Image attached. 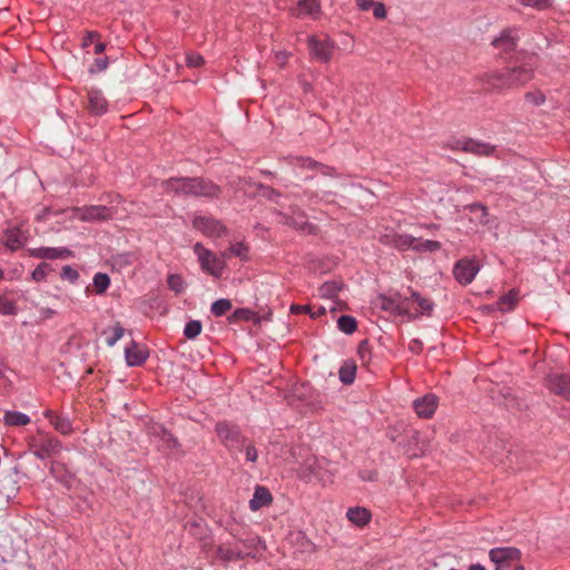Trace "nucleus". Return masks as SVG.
I'll return each mask as SVG.
<instances>
[{"label":"nucleus","instance_id":"1","mask_svg":"<svg viewBox=\"0 0 570 570\" xmlns=\"http://www.w3.org/2000/svg\"><path fill=\"white\" fill-rule=\"evenodd\" d=\"M537 65V56L527 55L520 62L510 68L502 71L485 72L481 77L482 86L488 91H501L522 86L533 78Z\"/></svg>","mask_w":570,"mask_h":570},{"label":"nucleus","instance_id":"2","mask_svg":"<svg viewBox=\"0 0 570 570\" xmlns=\"http://www.w3.org/2000/svg\"><path fill=\"white\" fill-rule=\"evenodd\" d=\"M167 191L179 196L216 198L220 187L210 180L199 177H176L164 183Z\"/></svg>","mask_w":570,"mask_h":570},{"label":"nucleus","instance_id":"3","mask_svg":"<svg viewBox=\"0 0 570 570\" xmlns=\"http://www.w3.org/2000/svg\"><path fill=\"white\" fill-rule=\"evenodd\" d=\"M193 249L204 272L216 278L222 276L226 266L225 261L228 257L227 253H222L220 256H217L212 250L204 247L202 243H196Z\"/></svg>","mask_w":570,"mask_h":570},{"label":"nucleus","instance_id":"4","mask_svg":"<svg viewBox=\"0 0 570 570\" xmlns=\"http://www.w3.org/2000/svg\"><path fill=\"white\" fill-rule=\"evenodd\" d=\"M29 444L31 453L39 460H46L62 450V444L57 438L42 432L32 436Z\"/></svg>","mask_w":570,"mask_h":570},{"label":"nucleus","instance_id":"5","mask_svg":"<svg viewBox=\"0 0 570 570\" xmlns=\"http://www.w3.org/2000/svg\"><path fill=\"white\" fill-rule=\"evenodd\" d=\"M68 212L71 213L72 218L89 223L105 222L115 216L112 208L102 205L72 207Z\"/></svg>","mask_w":570,"mask_h":570},{"label":"nucleus","instance_id":"6","mask_svg":"<svg viewBox=\"0 0 570 570\" xmlns=\"http://www.w3.org/2000/svg\"><path fill=\"white\" fill-rule=\"evenodd\" d=\"M274 215L278 223L291 226L301 233L313 234L315 230V227L307 220L305 213L297 206L291 207V214L277 209Z\"/></svg>","mask_w":570,"mask_h":570},{"label":"nucleus","instance_id":"7","mask_svg":"<svg viewBox=\"0 0 570 570\" xmlns=\"http://www.w3.org/2000/svg\"><path fill=\"white\" fill-rule=\"evenodd\" d=\"M215 431L219 441L229 450V451H242L245 438L243 436L240 430L230 423L219 422L215 426Z\"/></svg>","mask_w":570,"mask_h":570},{"label":"nucleus","instance_id":"8","mask_svg":"<svg viewBox=\"0 0 570 570\" xmlns=\"http://www.w3.org/2000/svg\"><path fill=\"white\" fill-rule=\"evenodd\" d=\"M489 557L495 564V570H507L510 562L520 559L521 552L519 549L513 547H499L491 549Z\"/></svg>","mask_w":570,"mask_h":570},{"label":"nucleus","instance_id":"9","mask_svg":"<svg viewBox=\"0 0 570 570\" xmlns=\"http://www.w3.org/2000/svg\"><path fill=\"white\" fill-rule=\"evenodd\" d=\"M193 226L204 235L213 238H219L227 234V228L220 220L206 216H196L193 219Z\"/></svg>","mask_w":570,"mask_h":570},{"label":"nucleus","instance_id":"10","mask_svg":"<svg viewBox=\"0 0 570 570\" xmlns=\"http://www.w3.org/2000/svg\"><path fill=\"white\" fill-rule=\"evenodd\" d=\"M307 46L309 55L321 61V62H327L331 60L334 51V42L330 39H317L314 36L308 37L307 39Z\"/></svg>","mask_w":570,"mask_h":570},{"label":"nucleus","instance_id":"11","mask_svg":"<svg viewBox=\"0 0 570 570\" xmlns=\"http://www.w3.org/2000/svg\"><path fill=\"white\" fill-rule=\"evenodd\" d=\"M289 165L293 167V173L296 177H299L303 174L304 169H317L324 176H335V169L320 164L311 158L304 157H291Z\"/></svg>","mask_w":570,"mask_h":570},{"label":"nucleus","instance_id":"12","mask_svg":"<svg viewBox=\"0 0 570 570\" xmlns=\"http://www.w3.org/2000/svg\"><path fill=\"white\" fill-rule=\"evenodd\" d=\"M479 272V264L471 259H461L453 267V275L455 279L468 285L472 283Z\"/></svg>","mask_w":570,"mask_h":570},{"label":"nucleus","instance_id":"13","mask_svg":"<svg viewBox=\"0 0 570 570\" xmlns=\"http://www.w3.org/2000/svg\"><path fill=\"white\" fill-rule=\"evenodd\" d=\"M452 148L471 153L478 156H489L494 151V146L474 139L456 140L454 141Z\"/></svg>","mask_w":570,"mask_h":570},{"label":"nucleus","instance_id":"14","mask_svg":"<svg viewBox=\"0 0 570 570\" xmlns=\"http://www.w3.org/2000/svg\"><path fill=\"white\" fill-rule=\"evenodd\" d=\"M548 389L566 400L570 399V376L562 373H552L547 379Z\"/></svg>","mask_w":570,"mask_h":570},{"label":"nucleus","instance_id":"15","mask_svg":"<svg viewBox=\"0 0 570 570\" xmlns=\"http://www.w3.org/2000/svg\"><path fill=\"white\" fill-rule=\"evenodd\" d=\"M381 240L384 244L392 245L395 248H399L402 250L407 249V248H414V249L419 248V245H416L417 238H415L411 235H406V234H395V233L386 234L381 237Z\"/></svg>","mask_w":570,"mask_h":570},{"label":"nucleus","instance_id":"16","mask_svg":"<svg viewBox=\"0 0 570 570\" xmlns=\"http://www.w3.org/2000/svg\"><path fill=\"white\" fill-rule=\"evenodd\" d=\"M438 406V397L434 394H426L413 402V407L420 417H431Z\"/></svg>","mask_w":570,"mask_h":570},{"label":"nucleus","instance_id":"17","mask_svg":"<svg viewBox=\"0 0 570 570\" xmlns=\"http://www.w3.org/2000/svg\"><path fill=\"white\" fill-rule=\"evenodd\" d=\"M148 357L146 348L131 341L125 348V360L128 366H140Z\"/></svg>","mask_w":570,"mask_h":570},{"label":"nucleus","instance_id":"18","mask_svg":"<svg viewBox=\"0 0 570 570\" xmlns=\"http://www.w3.org/2000/svg\"><path fill=\"white\" fill-rule=\"evenodd\" d=\"M31 256L41 259L69 258L72 253L67 247H38L31 249Z\"/></svg>","mask_w":570,"mask_h":570},{"label":"nucleus","instance_id":"19","mask_svg":"<svg viewBox=\"0 0 570 570\" xmlns=\"http://www.w3.org/2000/svg\"><path fill=\"white\" fill-rule=\"evenodd\" d=\"M43 415L50 421L57 432L62 435H69L72 431V423L68 415L56 414L51 410H47Z\"/></svg>","mask_w":570,"mask_h":570},{"label":"nucleus","instance_id":"20","mask_svg":"<svg viewBox=\"0 0 570 570\" xmlns=\"http://www.w3.org/2000/svg\"><path fill=\"white\" fill-rule=\"evenodd\" d=\"M216 553H217L218 558L222 559L225 562H232V561L242 560L245 557H249L250 556L249 551H244L239 547L232 546V544H228V543H224V544L218 546L217 549H216Z\"/></svg>","mask_w":570,"mask_h":570},{"label":"nucleus","instance_id":"21","mask_svg":"<svg viewBox=\"0 0 570 570\" xmlns=\"http://www.w3.org/2000/svg\"><path fill=\"white\" fill-rule=\"evenodd\" d=\"M88 106L92 114L102 115L107 111L108 102L99 89L88 90Z\"/></svg>","mask_w":570,"mask_h":570},{"label":"nucleus","instance_id":"22","mask_svg":"<svg viewBox=\"0 0 570 570\" xmlns=\"http://www.w3.org/2000/svg\"><path fill=\"white\" fill-rule=\"evenodd\" d=\"M271 502H272L271 492L265 487L257 485L255 488L253 498L249 501V508L253 511H257L261 508L269 504Z\"/></svg>","mask_w":570,"mask_h":570},{"label":"nucleus","instance_id":"23","mask_svg":"<svg viewBox=\"0 0 570 570\" xmlns=\"http://www.w3.org/2000/svg\"><path fill=\"white\" fill-rule=\"evenodd\" d=\"M346 518L351 523L357 527H364L371 520V512L363 507H354L347 510Z\"/></svg>","mask_w":570,"mask_h":570},{"label":"nucleus","instance_id":"24","mask_svg":"<svg viewBox=\"0 0 570 570\" xmlns=\"http://www.w3.org/2000/svg\"><path fill=\"white\" fill-rule=\"evenodd\" d=\"M153 434L159 439L164 449L171 450L178 446L177 439L161 425L154 426Z\"/></svg>","mask_w":570,"mask_h":570},{"label":"nucleus","instance_id":"25","mask_svg":"<svg viewBox=\"0 0 570 570\" xmlns=\"http://www.w3.org/2000/svg\"><path fill=\"white\" fill-rule=\"evenodd\" d=\"M3 422L9 426H24L30 423V417L22 412L7 411L3 415Z\"/></svg>","mask_w":570,"mask_h":570},{"label":"nucleus","instance_id":"26","mask_svg":"<svg viewBox=\"0 0 570 570\" xmlns=\"http://www.w3.org/2000/svg\"><path fill=\"white\" fill-rule=\"evenodd\" d=\"M356 364L352 360H346L338 371V376L342 383L352 384L355 380Z\"/></svg>","mask_w":570,"mask_h":570},{"label":"nucleus","instance_id":"27","mask_svg":"<svg viewBox=\"0 0 570 570\" xmlns=\"http://www.w3.org/2000/svg\"><path fill=\"white\" fill-rule=\"evenodd\" d=\"M333 195H335L334 191L327 190L324 188H321L320 191H313V190L306 189V190H304V194H303V196L305 198H307V200L309 203H315V204L322 203V202L331 203L332 200L330 199V197Z\"/></svg>","mask_w":570,"mask_h":570},{"label":"nucleus","instance_id":"28","mask_svg":"<svg viewBox=\"0 0 570 570\" xmlns=\"http://www.w3.org/2000/svg\"><path fill=\"white\" fill-rule=\"evenodd\" d=\"M320 11L321 6L317 0H301L298 2V16L307 14L315 19Z\"/></svg>","mask_w":570,"mask_h":570},{"label":"nucleus","instance_id":"29","mask_svg":"<svg viewBox=\"0 0 570 570\" xmlns=\"http://www.w3.org/2000/svg\"><path fill=\"white\" fill-rule=\"evenodd\" d=\"M124 327L120 325V323L117 322L109 330H105L102 335H106V344L109 347H112L124 336Z\"/></svg>","mask_w":570,"mask_h":570},{"label":"nucleus","instance_id":"30","mask_svg":"<svg viewBox=\"0 0 570 570\" xmlns=\"http://www.w3.org/2000/svg\"><path fill=\"white\" fill-rule=\"evenodd\" d=\"M4 244L12 250L20 248L23 245V235L19 229H10L6 234Z\"/></svg>","mask_w":570,"mask_h":570},{"label":"nucleus","instance_id":"31","mask_svg":"<svg viewBox=\"0 0 570 570\" xmlns=\"http://www.w3.org/2000/svg\"><path fill=\"white\" fill-rule=\"evenodd\" d=\"M92 285L96 294L102 295L110 285V277L106 273H97L94 276Z\"/></svg>","mask_w":570,"mask_h":570},{"label":"nucleus","instance_id":"32","mask_svg":"<svg viewBox=\"0 0 570 570\" xmlns=\"http://www.w3.org/2000/svg\"><path fill=\"white\" fill-rule=\"evenodd\" d=\"M492 45L498 48L502 47L505 51L513 50L517 46L514 38L508 31H503L500 37L493 39Z\"/></svg>","mask_w":570,"mask_h":570},{"label":"nucleus","instance_id":"33","mask_svg":"<svg viewBox=\"0 0 570 570\" xmlns=\"http://www.w3.org/2000/svg\"><path fill=\"white\" fill-rule=\"evenodd\" d=\"M337 327L344 334L351 335L356 331V320L350 315H342L337 320Z\"/></svg>","mask_w":570,"mask_h":570},{"label":"nucleus","instance_id":"34","mask_svg":"<svg viewBox=\"0 0 570 570\" xmlns=\"http://www.w3.org/2000/svg\"><path fill=\"white\" fill-rule=\"evenodd\" d=\"M232 308V302L227 298L215 301L210 306V312L214 316L220 317Z\"/></svg>","mask_w":570,"mask_h":570},{"label":"nucleus","instance_id":"35","mask_svg":"<svg viewBox=\"0 0 570 570\" xmlns=\"http://www.w3.org/2000/svg\"><path fill=\"white\" fill-rule=\"evenodd\" d=\"M466 208L472 213L475 214V219L479 224L485 225L488 223L487 216H488V209L485 206H483L480 203L470 204L466 206Z\"/></svg>","mask_w":570,"mask_h":570},{"label":"nucleus","instance_id":"36","mask_svg":"<svg viewBox=\"0 0 570 570\" xmlns=\"http://www.w3.org/2000/svg\"><path fill=\"white\" fill-rule=\"evenodd\" d=\"M257 189L259 191V195L263 196L264 198L271 200V202H274L276 204H279V199L282 198V194L279 191H277L276 189L269 187V186H266V185H263V184H259L257 186Z\"/></svg>","mask_w":570,"mask_h":570},{"label":"nucleus","instance_id":"37","mask_svg":"<svg viewBox=\"0 0 570 570\" xmlns=\"http://www.w3.org/2000/svg\"><path fill=\"white\" fill-rule=\"evenodd\" d=\"M341 286L336 282H325L320 287V295L325 298H333L340 292Z\"/></svg>","mask_w":570,"mask_h":570},{"label":"nucleus","instance_id":"38","mask_svg":"<svg viewBox=\"0 0 570 570\" xmlns=\"http://www.w3.org/2000/svg\"><path fill=\"white\" fill-rule=\"evenodd\" d=\"M411 299H413L421 308V314H430L434 307V304L430 299L422 297L416 292L411 293Z\"/></svg>","mask_w":570,"mask_h":570},{"label":"nucleus","instance_id":"39","mask_svg":"<svg viewBox=\"0 0 570 570\" xmlns=\"http://www.w3.org/2000/svg\"><path fill=\"white\" fill-rule=\"evenodd\" d=\"M202 328H203V325H202V322L200 321H189L186 325H185V328H184V335L188 338V340H194L196 338L200 332H202Z\"/></svg>","mask_w":570,"mask_h":570},{"label":"nucleus","instance_id":"40","mask_svg":"<svg viewBox=\"0 0 570 570\" xmlns=\"http://www.w3.org/2000/svg\"><path fill=\"white\" fill-rule=\"evenodd\" d=\"M51 266L48 263H40L31 273V278L35 282H42L46 279L49 272H51Z\"/></svg>","mask_w":570,"mask_h":570},{"label":"nucleus","instance_id":"41","mask_svg":"<svg viewBox=\"0 0 570 570\" xmlns=\"http://www.w3.org/2000/svg\"><path fill=\"white\" fill-rule=\"evenodd\" d=\"M517 302V294L511 291L508 295H504L498 302L499 308L503 312H509L513 308Z\"/></svg>","mask_w":570,"mask_h":570},{"label":"nucleus","instance_id":"42","mask_svg":"<svg viewBox=\"0 0 570 570\" xmlns=\"http://www.w3.org/2000/svg\"><path fill=\"white\" fill-rule=\"evenodd\" d=\"M410 301V298H405L404 302H400L397 303L396 305H394V301L392 299H383V308L384 309H392V311H396L397 314L400 315H405L406 314V306L405 304H407Z\"/></svg>","mask_w":570,"mask_h":570},{"label":"nucleus","instance_id":"43","mask_svg":"<svg viewBox=\"0 0 570 570\" xmlns=\"http://www.w3.org/2000/svg\"><path fill=\"white\" fill-rule=\"evenodd\" d=\"M18 312L14 303L3 296H0V314L2 315H16Z\"/></svg>","mask_w":570,"mask_h":570},{"label":"nucleus","instance_id":"44","mask_svg":"<svg viewBox=\"0 0 570 570\" xmlns=\"http://www.w3.org/2000/svg\"><path fill=\"white\" fill-rule=\"evenodd\" d=\"M205 63V59L202 55L196 52L186 53V65L189 68H199Z\"/></svg>","mask_w":570,"mask_h":570},{"label":"nucleus","instance_id":"45","mask_svg":"<svg viewBox=\"0 0 570 570\" xmlns=\"http://www.w3.org/2000/svg\"><path fill=\"white\" fill-rule=\"evenodd\" d=\"M60 276L62 279H66L72 284H75L78 281L80 275L77 269H75L70 265H66L62 267Z\"/></svg>","mask_w":570,"mask_h":570},{"label":"nucleus","instance_id":"46","mask_svg":"<svg viewBox=\"0 0 570 570\" xmlns=\"http://www.w3.org/2000/svg\"><path fill=\"white\" fill-rule=\"evenodd\" d=\"M416 245H419L417 249L426 250V252H435L441 248V244L436 240H423L422 238H417Z\"/></svg>","mask_w":570,"mask_h":570},{"label":"nucleus","instance_id":"47","mask_svg":"<svg viewBox=\"0 0 570 570\" xmlns=\"http://www.w3.org/2000/svg\"><path fill=\"white\" fill-rule=\"evenodd\" d=\"M168 286L171 291L176 293H181L184 291V281L179 275H169L168 277Z\"/></svg>","mask_w":570,"mask_h":570},{"label":"nucleus","instance_id":"48","mask_svg":"<svg viewBox=\"0 0 570 570\" xmlns=\"http://www.w3.org/2000/svg\"><path fill=\"white\" fill-rule=\"evenodd\" d=\"M229 253L236 257L245 258L247 253V246L243 242L232 244Z\"/></svg>","mask_w":570,"mask_h":570},{"label":"nucleus","instance_id":"49","mask_svg":"<svg viewBox=\"0 0 570 570\" xmlns=\"http://www.w3.org/2000/svg\"><path fill=\"white\" fill-rule=\"evenodd\" d=\"M253 312L247 308H238L236 309L233 315L229 317V321L232 320H245L249 321L252 318Z\"/></svg>","mask_w":570,"mask_h":570},{"label":"nucleus","instance_id":"50","mask_svg":"<svg viewBox=\"0 0 570 570\" xmlns=\"http://www.w3.org/2000/svg\"><path fill=\"white\" fill-rule=\"evenodd\" d=\"M371 8L373 9V16L376 19H385L386 18V9H385L384 3L375 1L374 4L371 6Z\"/></svg>","mask_w":570,"mask_h":570},{"label":"nucleus","instance_id":"51","mask_svg":"<svg viewBox=\"0 0 570 570\" xmlns=\"http://www.w3.org/2000/svg\"><path fill=\"white\" fill-rule=\"evenodd\" d=\"M108 67V59L107 58H98L95 60L94 66L90 67L89 71L91 73L94 72H101L105 71Z\"/></svg>","mask_w":570,"mask_h":570},{"label":"nucleus","instance_id":"52","mask_svg":"<svg viewBox=\"0 0 570 570\" xmlns=\"http://www.w3.org/2000/svg\"><path fill=\"white\" fill-rule=\"evenodd\" d=\"M243 448L245 449L246 460L248 462H256L258 456L256 448L252 444H244Z\"/></svg>","mask_w":570,"mask_h":570},{"label":"nucleus","instance_id":"53","mask_svg":"<svg viewBox=\"0 0 570 570\" xmlns=\"http://www.w3.org/2000/svg\"><path fill=\"white\" fill-rule=\"evenodd\" d=\"M523 6L542 9L549 6V0H519Z\"/></svg>","mask_w":570,"mask_h":570},{"label":"nucleus","instance_id":"54","mask_svg":"<svg viewBox=\"0 0 570 570\" xmlns=\"http://www.w3.org/2000/svg\"><path fill=\"white\" fill-rule=\"evenodd\" d=\"M358 354L364 362L370 358L371 353L366 341L361 342L358 346Z\"/></svg>","mask_w":570,"mask_h":570},{"label":"nucleus","instance_id":"55","mask_svg":"<svg viewBox=\"0 0 570 570\" xmlns=\"http://www.w3.org/2000/svg\"><path fill=\"white\" fill-rule=\"evenodd\" d=\"M409 348L412 353L420 354L423 348V343L419 338H413L409 344Z\"/></svg>","mask_w":570,"mask_h":570},{"label":"nucleus","instance_id":"56","mask_svg":"<svg viewBox=\"0 0 570 570\" xmlns=\"http://www.w3.org/2000/svg\"><path fill=\"white\" fill-rule=\"evenodd\" d=\"M356 6L362 11H367L371 9V6L374 4V0H355Z\"/></svg>","mask_w":570,"mask_h":570},{"label":"nucleus","instance_id":"57","mask_svg":"<svg viewBox=\"0 0 570 570\" xmlns=\"http://www.w3.org/2000/svg\"><path fill=\"white\" fill-rule=\"evenodd\" d=\"M527 98L528 99H532V101L535 104V105H541L543 101H544V96L543 95H538V96H534L532 94H527Z\"/></svg>","mask_w":570,"mask_h":570},{"label":"nucleus","instance_id":"58","mask_svg":"<svg viewBox=\"0 0 570 570\" xmlns=\"http://www.w3.org/2000/svg\"><path fill=\"white\" fill-rule=\"evenodd\" d=\"M288 53L286 51H278L276 53V59L282 63L284 65L288 58Z\"/></svg>","mask_w":570,"mask_h":570},{"label":"nucleus","instance_id":"59","mask_svg":"<svg viewBox=\"0 0 570 570\" xmlns=\"http://www.w3.org/2000/svg\"><path fill=\"white\" fill-rule=\"evenodd\" d=\"M56 314V311L51 309V308H42L41 309V315L46 318H50L52 317L53 315Z\"/></svg>","mask_w":570,"mask_h":570},{"label":"nucleus","instance_id":"60","mask_svg":"<svg viewBox=\"0 0 570 570\" xmlns=\"http://www.w3.org/2000/svg\"><path fill=\"white\" fill-rule=\"evenodd\" d=\"M292 312H309V306L305 305V306H296V305H293L292 306Z\"/></svg>","mask_w":570,"mask_h":570},{"label":"nucleus","instance_id":"61","mask_svg":"<svg viewBox=\"0 0 570 570\" xmlns=\"http://www.w3.org/2000/svg\"><path fill=\"white\" fill-rule=\"evenodd\" d=\"M105 49H106V45L102 43V42H99L95 47V52L96 53H101Z\"/></svg>","mask_w":570,"mask_h":570},{"label":"nucleus","instance_id":"62","mask_svg":"<svg viewBox=\"0 0 570 570\" xmlns=\"http://www.w3.org/2000/svg\"><path fill=\"white\" fill-rule=\"evenodd\" d=\"M468 570H485V569L480 563H476V564L470 566Z\"/></svg>","mask_w":570,"mask_h":570},{"label":"nucleus","instance_id":"63","mask_svg":"<svg viewBox=\"0 0 570 570\" xmlns=\"http://www.w3.org/2000/svg\"><path fill=\"white\" fill-rule=\"evenodd\" d=\"M98 35L96 32H88V38L92 39L94 37H97Z\"/></svg>","mask_w":570,"mask_h":570},{"label":"nucleus","instance_id":"64","mask_svg":"<svg viewBox=\"0 0 570 570\" xmlns=\"http://www.w3.org/2000/svg\"><path fill=\"white\" fill-rule=\"evenodd\" d=\"M514 570H524L522 566L515 567Z\"/></svg>","mask_w":570,"mask_h":570}]
</instances>
